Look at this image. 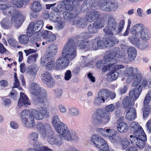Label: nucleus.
I'll return each instance as SVG.
<instances>
[{
  "instance_id": "41",
  "label": "nucleus",
  "mask_w": 151,
  "mask_h": 151,
  "mask_svg": "<svg viewBox=\"0 0 151 151\" xmlns=\"http://www.w3.org/2000/svg\"><path fill=\"white\" fill-rule=\"evenodd\" d=\"M117 58L118 59L120 58V60L122 62L126 63L133 60V59L130 56L128 55H127L125 54H122L121 55L120 54V56L118 58Z\"/></svg>"
},
{
  "instance_id": "29",
  "label": "nucleus",
  "mask_w": 151,
  "mask_h": 151,
  "mask_svg": "<svg viewBox=\"0 0 151 151\" xmlns=\"http://www.w3.org/2000/svg\"><path fill=\"white\" fill-rule=\"evenodd\" d=\"M94 40L96 42L95 44L97 45L96 50L99 48L102 49L106 47V42L105 41V39H104L103 40H101L100 37L98 36L96 37Z\"/></svg>"
},
{
  "instance_id": "22",
  "label": "nucleus",
  "mask_w": 151,
  "mask_h": 151,
  "mask_svg": "<svg viewBox=\"0 0 151 151\" xmlns=\"http://www.w3.org/2000/svg\"><path fill=\"white\" fill-rule=\"evenodd\" d=\"M142 86L140 84L136 86L135 89H133L129 93V96L130 97H132L134 95V98L136 100L139 97L142 90Z\"/></svg>"
},
{
  "instance_id": "25",
  "label": "nucleus",
  "mask_w": 151,
  "mask_h": 151,
  "mask_svg": "<svg viewBox=\"0 0 151 151\" xmlns=\"http://www.w3.org/2000/svg\"><path fill=\"white\" fill-rule=\"evenodd\" d=\"M119 76L118 72L114 70L110 71L107 73L106 75V81L109 82H111L116 80Z\"/></svg>"
},
{
  "instance_id": "63",
  "label": "nucleus",
  "mask_w": 151,
  "mask_h": 151,
  "mask_svg": "<svg viewBox=\"0 0 151 151\" xmlns=\"http://www.w3.org/2000/svg\"><path fill=\"white\" fill-rule=\"evenodd\" d=\"M151 107H149V108H144L143 107L142 109V110H143V116L144 118L147 117L150 113V109Z\"/></svg>"
},
{
  "instance_id": "51",
  "label": "nucleus",
  "mask_w": 151,
  "mask_h": 151,
  "mask_svg": "<svg viewBox=\"0 0 151 151\" xmlns=\"http://www.w3.org/2000/svg\"><path fill=\"white\" fill-rule=\"evenodd\" d=\"M35 146L37 150L40 151H45V149H48L47 147L42 146L40 143L39 142L35 143Z\"/></svg>"
},
{
  "instance_id": "6",
  "label": "nucleus",
  "mask_w": 151,
  "mask_h": 151,
  "mask_svg": "<svg viewBox=\"0 0 151 151\" xmlns=\"http://www.w3.org/2000/svg\"><path fill=\"white\" fill-rule=\"evenodd\" d=\"M97 132L105 137H109V139L116 148L119 146L121 140V137L116 135V132L113 129L107 128L104 129L98 128L96 129Z\"/></svg>"
},
{
  "instance_id": "34",
  "label": "nucleus",
  "mask_w": 151,
  "mask_h": 151,
  "mask_svg": "<svg viewBox=\"0 0 151 151\" xmlns=\"http://www.w3.org/2000/svg\"><path fill=\"white\" fill-rule=\"evenodd\" d=\"M151 100V89L149 90L145 96L143 101V107L144 108H149L150 107L149 105Z\"/></svg>"
},
{
  "instance_id": "30",
  "label": "nucleus",
  "mask_w": 151,
  "mask_h": 151,
  "mask_svg": "<svg viewBox=\"0 0 151 151\" xmlns=\"http://www.w3.org/2000/svg\"><path fill=\"white\" fill-rule=\"evenodd\" d=\"M131 97L126 96L122 101V104L123 108L127 109L132 107L134 105V103L131 102L132 99Z\"/></svg>"
},
{
  "instance_id": "13",
  "label": "nucleus",
  "mask_w": 151,
  "mask_h": 151,
  "mask_svg": "<svg viewBox=\"0 0 151 151\" xmlns=\"http://www.w3.org/2000/svg\"><path fill=\"white\" fill-rule=\"evenodd\" d=\"M99 6L101 10L109 12L115 11L117 9L118 5L115 2L104 1L99 5Z\"/></svg>"
},
{
  "instance_id": "53",
  "label": "nucleus",
  "mask_w": 151,
  "mask_h": 151,
  "mask_svg": "<svg viewBox=\"0 0 151 151\" xmlns=\"http://www.w3.org/2000/svg\"><path fill=\"white\" fill-rule=\"evenodd\" d=\"M142 84L144 88L147 87L149 88H151V78L147 80H143Z\"/></svg>"
},
{
  "instance_id": "31",
  "label": "nucleus",
  "mask_w": 151,
  "mask_h": 151,
  "mask_svg": "<svg viewBox=\"0 0 151 151\" xmlns=\"http://www.w3.org/2000/svg\"><path fill=\"white\" fill-rule=\"evenodd\" d=\"M103 139V138L98 135H93L91 138V143L97 147Z\"/></svg>"
},
{
  "instance_id": "20",
  "label": "nucleus",
  "mask_w": 151,
  "mask_h": 151,
  "mask_svg": "<svg viewBox=\"0 0 151 151\" xmlns=\"http://www.w3.org/2000/svg\"><path fill=\"white\" fill-rule=\"evenodd\" d=\"M41 35L49 43L55 40L56 39V36L51 32L47 30H44L41 33Z\"/></svg>"
},
{
  "instance_id": "55",
  "label": "nucleus",
  "mask_w": 151,
  "mask_h": 151,
  "mask_svg": "<svg viewBox=\"0 0 151 151\" xmlns=\"http://www.w3.org/2000/svg\"><path fill=\"white\" fill-rule=\"evenodd\" d=\"M103 31L106 34L109 35H116V33H114V32H113L111 29L107 26L104 29Z\"/></svg>"
},
{
  "instance_id": "40",
  "label": "nucleus",
  "mask_w": 151,
  "mask_h": 151,
  "mask_svg": "<svg viewBox=\"0 0 151 151\" xmlns=\"http://www.w3.org/2000/svg\"><path fill=\"white\" fill-rule=\"evenodd\" d=\"M33 24L34 29L37 33L41 30L43 27L44 22L43 20H41L37 21L35 23L33 22Z\"/></svg>"
},
{
  "instance_id": "42",
  "label": "nucleus",
  "mask_w": 151,
  "mask_h": 151,
  "mask_svg": "<svg viewBox=\"0 0 151 151\" xmlns=\"http://www.w3.org/2000/svg\"><path fill=\"white\" fill-rule=\"evenodd\" d=\"M114 38L112 36H110L108 38H105L106 47H110L114 46Z\"/></svg>"
},
{
  "instance_id": "28",
  "label": "nucleus",
  "mask_w": 151,
  "mask_h": 151,
  "mask_svg": "<svg viewBox=\"0 0 151 151\" xmlns=\"http://www.w3.org/2000/svg\"><path fill=\"white\" fill-rule=\"evenodd\" d=\"M109 91L107 89H102L98 93V96L100 97L103 103L109 98Z\"/></svg>"
},
{
  "instance_id": "48",
  "label": "nucleus",
  "mask_w": 151,
  "mask_h": 151,
  "mask_svg": "<svg viewBox=\"0 0 151 151\" xmlns=\"http://www.w3.org/2000/svg\"><path fill=\"white\" fill-rule=\"evenodd\" d=\"M81 58V65L82 67H85L88 66L91 62V61L86 57L82 56Z\"/></svg>"
},
{
  "instance_id": "27",
  "label": "nucleus",
  "mask_w": 151,
  "mask_h": 151,
  "mask_svg": "<svg viewBox=\"0 0 151 151\" xmlns=\"http://www.w3.org/2000/svg\"><path fill=\"white\" fill-rule=\"evenodd\" d=\"M22 123L24 126L27 127H34L35 125L34 117L32 116L26 120H24Z\"/></svg>"
},
{
  "instance_id": "3",
  "label": "nucleus",
  "mask_w": 151,
  "mask_h": 151,
  "mask_svg": "<svg viewBox=\"0 0 151 151\" xmlns=\"http://www.w3.org/2000/svg\"><path fill=\"white\" fill-rule=\"evenodd\" d=\"M52 123L56 132L65 140L69 141L78 139L76 132L70 131L67 126L60 121L58 116H55L53 117Z\"/></svg>"
},
{
  "instance_id": "56",
  "label": "nucleus",
  "mask_w": 151,
  "mask_h": 151,
  "mask_svg": "<svg viewBox=\"0 0 151 151\" xmlns=\"http://www.w3.org/2000/svg\"><path fill=\"white\" fill-rule=\"evenodd\" d=\"M69 110L70 114L72 116H77L79 114V111L77 108H72L69 109Z\"/></svg>"
},
{
  "instance_id": "39",
  "label": "nucleus",
  "mask_w": 151,
  "mask_h": 151,
  "mask_svg": "<svg viewBox=\"0 0 151 151\" xmlns=\"http://www.w3.org/2000/svg\"><path fill=\"white\" fill-rule=\"evenodd\" d=\"M33 25V22L29 23L27 32V35L29 37H31L37 32L34 29Z\"/></svg>"
},
{
  "instance_id": "52",
  "label": "nucleus",
  "mask_w": 151,
  "mask_h": 151,
  "mask_svg": "<svg viewBox=\"0 0 151 151\" xmlns=\"http://www.w3.org/2000/svg\"><path fill=\"white\" fill-rule=\"evenodd\" d=\"M42 81L43 83L46 84L47 86L49 87L53 86L55 83V81L53 78L48 81H46L44 79H42Z\"/></svg>"
},
{
  "instance_id": "49",
  "label": "nucleus",
  "mask_w": 151,
  "mask_h": 151,
  "mask_svg": "<svg viewBox=\"0 0 151 151\" xmlns=\"http://www.w3.org/2000/svg\"><path fill=\"white\" fill-rule=\"evenodd\" d=\"M93 26L96 28L101 29L104 26L103 22L101 19L96 20L93 23Z\"/></svg>"
},
{
  "instance_id": "45",
  "label": "nucleus",
  "mask_w": 151,
  "mask_h": 151,
  "mask_svg": "<svg viewBox=\"0 0 151 151\" xmlns=\"http://www.w3.org/2000/svg\"><path fill=\"white\" fill-rule=\"evenodd\" d=\"M32 116L34 117L36 119L41 120L44 117L38 111L34 109L32 110Z\"/></svg>"
},
{
  "instance_id": "9",
  "label": "nucleus",
  "mask_w": 151,
  "mask_h": 151,
  "mask_svg": "<svg viewBox=\"0 0 151 151\" xmlns=\"http://www.w3.org/2000/svg\"><path fill=\"white\" fill-rule=\"evenodd\" d=\"M120 49L119 47H114L112 50H109L108 54L104 56L103 60L105 63H109L114 65L117 62L116 59L120 56Z\"/></svg>"
},
{
  "instance_id": "15",
  "label": "nucleus",
  "mask_w": 151,
  "mask_h": 151,
  "mask_svg": "<svg viewBox=\"0 0 151 151\" xmlns=\"http://www.w3.org/2000/svg\"><path fill=\"white\" fill-rule=\"evenodd\" d=\"M82 42L79 45L80 48L86 49L87 50L91 51L93 50H96L97 45L95 44L96 42L94 39L89 41H83L79 40V42Z\"/></svg>"
},
{
  "instance_id": "33",
  "label": "nucleus",
  "mask_w": 151,
  "mask_h": 151,
  "mask_svg": "<svg viewBox=\"0 0 151 151\" xmlns=\"http://www.w3.org/2000/svg\"><path fill=\"white\" fill-rule=\"evenodd\" d=\"M127 55L134 60L136 57L137 50L134 47H131L127 48Z\"/></svg>"
},
{
  "instance_id": "44",
  "label": "nucleus",
  "mask_w": 151,
  "mask_h": 151,
  "mask_svg": "<svg viewBox=\"0 0 151 151\" xmlns=\"http://www.w3.org/2000/svg\"><path fill=\"white\" fill-rule=\"evenodd\" d=\"M19 42L22 44H26L29 42V38L26 35H22L18 37Z\"/></svg>"
},
{
  "instance_id": "61",
  "label": "nucleus",
  "mask_w": 151,
  "mask_h": 151,
  "mask_svg": "<svg viewBox=\"0 0 151 151\" xmlns=\"http://www.w3.org/2000/svg\"><path fill=\"white\" fill-rule=\"evenodd\" d=\"M88 30L90 33L93 34L96 33L98 31L96 28L93 26V25L90 24L88 27Z\"/></svg>"
},
{
  "instance_id": "59",
  "label": "nucleus",
  "mask_w": 151,
  "mask_h": 151,
  "mask_svg": "<svg viewBox=\"0 0 151 151\" xmlns=\"http://www.w3.org/2000/svg\"><path fill=\"white\" fill-rule=\"evenodd\" d=\"M64 23L62 21L56 22L55 24V28L58 30L62 29L64 27Z\"/></svg>"
},
{
  "instance_id": "10",
  "label": "nucleus",
  "mask_w": 151,
  "mask_h": 151,
  "mask_svg": "<svg viewBox=\"0 0 151 151\" xmlns=\"http://www.w3.org/2000/svg\"><path fill=\"white\" fill-rule=\"evenodd\" d=\"M30 91L32 95V99L35 104H40L44 102V98L47 95L45 89L40 88L38 89L30 90Z\"/></svg>"
},
{
  "instance_id": "19",
  "label": "nucleus",
  "mask_w": 151,
  "mask_h": 151,
  "mask_svg": "<svg viewBox=\"0 0 151 151\" xmlns=\"http://www.w3.org/2000/svg\"><path fill=\"white\" fill-rule=\"evenodd\" d=\"M30 105V102L28 97L23 93H20L18 106H24L26 107Z\"/></svg>"
},
{
  "instance_id": "54",
  "label": "nucleus",
  "mask_w": 151,
  "mask_h": 151,
  "mask_svg": "<svg viewBox=\"0 0 151 151\" xmlns=\"http://www.w3.org/2000/svg\"><path fill=\"white\" fill-rule=\"evenodd\" d=\"M50 61L48 62L46 65L47 69V70H52L53 69H55V64H54V60L52 59L51 60H49Z\"/></svg>"
},
{
  "instance_id": "50",
  "label": "nucleus",
  "mask_w": 151,
  "mask_h": 151,
  "mask_svg": "<svg viewBox=\"0 0 151 151\" xmlns=\"http://www.w3.org/2000/svg\"><path fill=\"white\" fill-rule=\"evenodd\" d=\"M11 2L17 7L20 8L23 6L24 2L22 0H10Z\"/></svg>"
},
{
  "instance_id": "37",
  "label": "nucleus",
  "mask_w": 151,
  "mask_h": 151,
  "mask_svg": "<svg viewBox=\"0 0 151 151\" xmlns=\"http://www.w3.org/2000/svg\"><path fill=\"white\" fill-rule=\"evenodd\" d=\"M83 0H82L81 1ZM95 2L94 0H86L83 3L82 6V10L84 11H87L91 5Z\"/></svg>"
},
{
  "instance_id": "35",
  "label": "nucleus",
  "mask_w": 151,
  "mask_h": 151,
  "mask_svg": "<svg viewBox=\"0 0 151 151\" xmlns=\"http://www.w3.org/2000/svg\"><path fill=\"white\" fill-rule=\"evenodd\" d=\"M142 74L141 73H137V76H134L133 77L132 80L133 82L132 84V86L133 87H136L137 85H139V84L140 81L142 78Z\"/></svg>"
},
{
  "instance_id": "36",
  "label": "nucleus",
  "mask_w": 151,
  "mask_h": 151,
  "mask_svg": "<svg viewBox=\"0 0 151 151\" xmlns=\"http://www.w3.org/2000/svg\"><path fill=\"white\" fill-rule=\"evenodd\" d=\"M118 130L121 133L125 132L127 131L128 129V127L127 124L122 122L119 124L117 126Z\"/></svg>"
},
{
  "instance_id": "26",
  "label": "nucleus",
  "mask_w": 151,
  "mask_h": 151,
  "mask_svg": "<svg viewBox=\"0 0 151 151\" xmlns=\"http://www.w3.org/2000/svg\"><path fill=\"white\" fill-rule=\"evenodd\" d=\"M42 5L40 1H35L31 4L30 9L34 12H39L42 10Z\"/></svg>"
},
{
  "instance_id": "4",
  "label": "nucleus",
  "mask_w": 151,
  "mask_h": 151,
  "mask_svg": "<svg viewBox=\"0 0 151 151\" xmlns=\"http://www.w3.org/2000/svg\"><path fill=\"white\" fill-rule=\"evenodd\" d=\"M36 128L40 131L43 137H45L48 135L47 141L51 145L59 146L63 144L62 139L61 137L62 136L60 134L53 135L52 131L49 125L47 124H44L41 122H39L36 124Z\"/></svg>"
},
{
  "instance_id": "62",
  "label": "nucleus",
  "mask_w": 151,
  "mask_h": 151,
  "mask_svg": "<svg viewBox=\"0 0 151 151\" xmlns=\"http://www.w3.org/2000/svg\"><path fill=\"white\" fill-rule=\"evenodd\" d=\"M54 12V15H53V19L55 22H57L59 21H60V17L59 15V13L60 12H57L55 11Z\"/></svg>"
},
{
  "instance_id": "14",
  "label": "nucleus",
  "mask_w": 151,
  "mask_h": 151,
  "mask_svg": "<svg viewBox=\"0 0 151 151\" xmlns=\"http://www.w3.org/2000/svg\"><path fill=\"white\" fill-rule=\"evenodd\" d=\"M57 47L55 44H51L49 47L48 53L45 57V58H42L41 62H43L45 63L46 62L53 59V57L56 55L57 52Z\"/></svg>"
},
{
  "instance_id": "60",
  "label": "nucleus",
  "mask_w": 151,
  "mask_h": 151,
  "mask_svg": "<svg viewBox=\"0 0 151 151\" xmlns=\"http://www.w3.org/2000/svg\"><path fill=\"white\" fill-rule=\"evenodd\" d=\"M38 138V134L37 132H32L29 135V138L32 140L37 141Z\"/></svg>"
},
{
  "instance_id": "2",
  "label": "nucleus",
  "mask_w": 151,
  "mask_h": 151,
  "mask_svg": "<svg viewBox=\"0 0 151 151\" xmlns=\"http://www.w3.org/2000/svg\"><path fill=\"white\" fill-rule=\"evenodd\" d=\"M77 55L75 42L72 39L68 40L62 51V56L58 58L55 62V70H60L66 68L69 61L75 58Z\"/></svg>"
},
{
  "instance_id": "58",
  "label": "nucleus",
  "mask_w": 151,
  "mask_h": 151,
  "mask_svg": "<svg viewBox=\"0 0 151 151\" xmlns=\"http://www.w3.org/2000/svg\"><path fill=\"white\" fill-rule=\"evenodd\" d=\"M37 55L36 54L32 55L28 58L27 62L29 63H31L36 61Z\"/></svg>"
},
{
  "instance_id": "47",
  "label": "nucleus",
  "mask_w": 151,
  "mask_h": 151,
  "mask_svg": "<svg viewBox=\"0 0 151 151\" xmlns=\"http://www.w3.org/2000/svg\"><path fill=\"white\" fill-rule=\"evenodd\" d=\"M37 70V68L34 67H29L28 69L27 73L31 76L34 77L36 75Z\"/></svg>"
},
{
  "instance_id": "11",
  "label": "nucleus",
  "mask_w": 151,
  "mask_h": 151,
  "mask_svg": "<svg viewBox=\"0 0 151 151\" xmlns=\"http://www.w3.org/2000/svg\"><path fill=\"white\" fill-rule=\"evenodd\" d=\"M125 22L123 19L121 20L119 24L118 28L117 29V24L116 21L113 17H111L108 19V23L107 26L111 29V30L113 32H114V33L116 34L121 32L124 27Z\"/></svg>"
},
{
  "instance_id": "32",
  "label": "nucleus",
  "mask_w": 151,
  "mask_h": 151,
  "mask_svg": "<svg viewBox=\"0 0 151 151\" xmlns=\"http://www.w3.org/2000/svg\"><path fill=\"white\" fill-rule=\"evenodd\" d=\"M78 14L79 13L77 12H64L63 13V17L65 19L68 20L76 17Z\"/></svg>"
},
{
  "instance_id": "24",
  "label": "nucleus",
  "mask_w": 151,
  "mask_h": 151,
  "mask_svg": "<svg viewBox=\"0 0 151 151\" xmlns=\"http://www.w3.org/2000/svg\"><path fill=\"white\" fill-rule=\"evenodd\" d=\"M146 139H137L136 137L134 138V140H132L131 139H129L132 144L135 145L137 148L140 149H143L145 147L146 145L145 141Z\"/></svg>"
},
{
  "instance_id": "8",
  "label": "nucleus",
  "mask_w": 151,
  "mask_h": 151,
  "mask_svg": "<svg viewBox=\"0 0 151 151\" xmlns=\"http://www.w3.org/2000/svg\"><path fill=\"white\" fill-rule=\"evenodd\" d=\"M111 116L110 113L106 111L99 110L97 112V115L92 116V121L93 124L98 125L101 123L106 124L110 120Z\"/></svg>"
},
{
  "instance_id": "64",
  "label": "nucleus",
  "mask_w": 151,
  "mask_h": 151,
  "mask_svg": "<svg viewBox=\"0 0 151 151\" xmlns=\"http://www.w3.org/2000/svg\"><path fill=\"white\" fill-rule=\"evenodd\" d=\"M136 116L135 114H131L129 112H127L126 115V119L129 121H133L134 120Z\"/></svg>"
},
{
  "instance_id": "5",
  "label": "nucleus",
  "mask_w": 151,
  "mask_h": 151,
  "mask_svg": "<svg viewBox=\"0 0 151 151\" xmlns=\"http://www.w3.org/2000/svg\"><path fill=\"white\" fill-rule=\"evenodd\" d=\"M130 33L132 35L131 37L140 38L142 40L147 41L151 37L148 28L145 27L142 24H140L133 26L131 29Z\"/></svg>"
},
{
  "instance_id": "1",
  "label": "nucleus",
  "mask_w": 151,
  "mask_h": 151,
  "mask_svg": "<svg viewBox=\"0 0 151 151\" xmlns=\"http://www.w3.org/2000/svg\"><path fill=\"white\" fill-rule=\"evenodd\" d=\"M15 8L12 4L7 0H0V9L4 15H10L12 14L11 19L6 17L0 22L2 27L5 29L10 28L12 26L13 22L15 27L18 29L22 25L25 19V17L18 10H14Z\"/></svg>"
},
{
  "instance_id": "7",
  "label": "nucleus",
  "mask_w": 151,
  "mask_h": 151,
  "mask_svg": "<svg viewBox=\"0 0 151 151\" xmlns=\"http://www.w3.org/2000/svg\"><path fill=\"white\" fill-rule=\"evenodd\" d=\"M82 0H66L60 2L57 7H52V9L56 12H63L66 10L72 11L74 6L78 5Z\"/></svg>"
},
{
  "instance_id": "38",
  "label": "nucleus",
  "mask_w": 151,
  "mask_h": 151,
  "mask_svg": "<svg viewBox=\"0 0 151 151\" xmlns=\"http://www.w3.org/2000/svg\"><path fill=\"white\" fill-rule=\"evenodd\" d=\"M97 147L101 149L99 151H108L109 150V147L108 144L103 139Z\"/></svg>"
},
{
  "instance_id": "12",
  "label": "nucleus",
  "mask_w": 151,
  "mask_h": 151,
  "mask_svg": "<svg viewBox=\"0 0 151 151\" xmlns=\"http://www.w3.org/2000/svg\"><path fill=\"white\" fill-rule=\"evenodd\" d=\"M129 39L131 44L140 50H143L150 48V45L147 41H140L139 38L133 37H130Z\"/></svg>"
},
{
  "instance_id": "17",
  "label": "nucleus",
  "mask_w": 151,
  "mask_h": 151,
  "mask_svg": "<svg viewBox=\"0 0 151 151\" xmlns=\"http://www.w3.org/2000/svg\"><path fill=\"white\" fill-rule=\"evenodd\" d=\"M101 16L100 13L96 11H92L88 12L86 15V19L87 21L90 22H93Z\"/></svg>"
},
{
  "instance_id": "16",
  "label": "nucleus",
  "mask_w": 151,
  "mask_h": 151,
  "mask_svg": "<svg viewBox=\"0 0 151 151\" xmlns=\"http://www.w3.org/2000/svg\"><path fill=\"white\" fill-rule=\"evenodd\" d=\"M139 71V69L137 68H134L130 67L127 68L124 71V75L126 76H128L127 79V82L129 83L132 80L134 76H137Z\"/></svg>"
},
{
  "instance_id": "46",
  "label": "nucleus",
  "mask_w": 151,
  "mask_h": 151,
  "mask_svg": "<svg viewBox=\"0 0 151 151\" xmlns=\"http://www.w3.org/2000/svg\"><path fill=\"white\" fill-rule=\"evenodd\" d=\"M130 145V142L127 139L121 140L119 145L121 146L122 149L124 150L127 147Z\"/></svg>"
},
{
  "instance_id": "23",
  "label": "nucleus",
  "mask_w": 151,
  "mask_h": 151,
  "mask_svg": "<svg viewBox=\"0 0 151 151\" xmlns=\"http://www.w3.org/2000/svg\"><path fill=\"white\" fill-rule=\"evenodd\" d=\"M134 136L132 135L130 136V139L134 140V138L137 139H147L146 135L142 127H140L137 131L134 132Z\"/></svg>"
},
{
  "instance_id": "21",
  "label": "nucleus",
  "mask_w": 151,
  "mask_h": 151,
  "mask_svg": "<svg viewBox=\"0 0 151 151\" xmlns=\"http://www.w3.org/2000/svg\"><path fill=\"white\" fill-rule=\"evenodd\" d=\"M72 23L73 25H76L79 27L83 28L87 26V21L85 18L78 17L74 19Z\"/></svg>"
},
{
  "instance_id": "18",
  "label": "nucleus",
  "mask_w": 151,
  "mask_h": 151,
  "mask_svg": "<svg viewBox=\"0 0 151 151\" xmlns=\"http://www.w3.org/2000/svg\"><path fill=\"white\" fill-rule=\"evenodd\" d=\"M101 16L100 13L96 11H92L88 12L86 15V19L87 21L90 22H93Z\"/></svg>"
},
{
  "instance_id": "57",
  "label": "nucleus",
  "mask_w": 151,
  "mask_h": 151,
  "mask_svg": "<svg viewBox=\"0 0 151 151\" xmlns=\"http://www.w3.org/2000/svg\"><path fill=\"white\" fill-rule=\"evenodd\" d=\"M130 127L132 130L134 131L139 129V128L142 127L137 122H132L130 124Z\"/></svg>"
},
{
  "instance_id": "43",
  "label": "nucleus",
  "mask_w": 151,
  "mask_h": 151,
  "mask_svg": "<svg viewBox=\"0 0 151 151\" xmlns=\"http://www.w3.org/2000/svg\"><path fill=\"white\" fill-rule=\"evenodd\" d=\"M32 116V111L30 113L29 110H24L21 113L22 122L24 120H26Z\"/></svg>"
}]
</instances>
